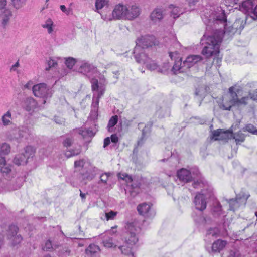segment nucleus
<instances>
[{
  "mask_svg": "<svg viewBox=\"0 0 257 257\" xmlns=\"http://www.w3.org/2000/svg\"><path fill=\"white\" fill-rule=\"evenodd\" d=\"M218 15L216 16L215 22L218 24H222L224 29L213 30L210 33H205L201 39V43L204 46L202 54L206 57H216L220 52V46L222 40L223 34L233 35L238 30L241 31L244 28L243 21L238 19L231 27L227 26V19L224 10L222 8L217 9Z\"/></svg>",
  "mask_w": 257,
  "mask_h": 257,
  "instance_id": "f257e3e1",
  "label": "nucleus"
},
{
  "mask_svg": "<svg viewBox=\"0 0 257 257\" xmlns=\"http://www.w3.org/2000/svg\"><path fill=\"white\" fill-rule=\"evenodd\" d=\"M140 231L141 228L137 225L136 222H127L125 224L122 233V237L127 245V249H125L124 246H120L119 248L122 253L134 256L131 249L138 241V235Z\"/></svg>",
  "mask_w": 257,
  "mask_h": 257,
  "instance_id": "f03ea898",
  "label": "nucleus"
},
{
  "mask_svg": "<svg viewBox=\"0 0 257 257\" xmlns=\"http://www.w3.org/2000/svg\"><path fill=\"white\" fill-rule=\"evenodd\" d=\"M239 89L236 85L230 87L228 90L230 94L229 100L225 101L221 108L223 110H230L232 106L240 107L247 105L249 97L247 95L239 98L237 94V93H239Z\"/></svg>",
  "mask_w": 257,
  "mask_h": 257,
  "instance_id": "7ed1b4c3",
  "label": "nucleus"
},
{
  "mask_svg": "<svg viewBox=\"0 0 257 257\" xmlns=\"http://www.w3.org/2000/svg\"><path fill=\"white\" fill-rule=\"evenodd\" d=\"M77 71L86 76L92 84L93 80H98L97 77L99 75L96 67L85 60L78 62L76 64Z\"/></svg>",
  "mask_w": 257,
  "mask_h": 257,
  "instance_id": "20e7f679",
  "label": "nucleus"
},
{
  "mask_svg": "<svg viewBox=\"0 0 257 257\" xmlns=\"http://www.w3.org/2000/svg\"><path fill=\"white\" fill-rule=\"evenodd\" d=\"M155 38L152 35H146L138 38L136 41V46L134 50V57L136 61H140L139 59L141 49H145L155 44Z\"/></svg>",
  "mask_w": 257,
  "mask_h": 257,
  "instance_id": "39448f33",
  "label": "nucleus"
},
{
  "mask_svg": "<svg viewBox=\"0 0 257 257\" xmlns=\"http://www.w3.org/2000/svg\"><path fill=\"white\" fill-rule=\"evenodd\" d=\"M91 87L93 92L91 108L92 110L95 111L98 109L99 99L104 93L105 88L102 85H100L98 81L96 80L92 81Z\"/></svg>",
  "mask_w": 257,
  "mask_h": 257,
  "instance_id": "423d86ee",
  "label": "nucleus"
},
{
  "mask_svg": "<svg viewBox=\"0 0 257 257\" xmlns=\"http://www.w3.org/2000/svg\"><path fill=\"white\" fill-rule=\"evenodd\" d=\"M30 134V131L26 127L21 128L10 130L6 132L7 139L9 141H16L20 142L23 138H27Z\"/></svg>",
  "mask_w": 257,
  "mask_h": 257,
  "instance_id": "0eeeda50",
  "label": "nucleus"
},
{
  "mask_svg": "<svg viewBox=\"0 0 257 257\" xmlns=\"http://www.w3.org/2000/svg\"><path fill=\"white\" fill-rule=\"evenodd\" d=\"M127 11V6L122 4L116 5L112 12V15L110 16L104 15L101 14V18L105 21H111L112 20H120L121 19H125L126 12Z\"/></svg>",
  "mask_w": 257,
  "mask_h": 257,
  "instance_id": "6e6552de",
  "label": "nucleus"
},
{
  "mask_svg": "<svg viewBox=\"0 0 257 257\" xmlns=\"http://www.w3.org/2000/svg\"><path fill=\"white\" fill-rule=\"evenodd\" d=\"M34 153L35 151L33 147L27 146L25 148L24 153H20L15 156L13 159V162L18 166L25 165L28 159L33 157Z\"/></svg>",
  "mask_w": 257,
  "mask_h": 257,
  "instance_id": "1a4fd4ad",
  "label": "nucleus"
},
{
  "mask_svg": "<svg viewBox=\"0 0 257 257\" xmlns=\"http://www.w3.org/2000/svg\"><path fill=\"white\" fill-rule=\"evenodd\" d=\"M33 92L36 97L47 98L52 96V91L44 83H39L33 86Z\"/></svg>",
  "mask_w": 257,
  "mask_h": 257,
  "instance_id": "9d476101",
  "label": "nucleus"
},
{
  "mask_svg": "<svg viewBox=\"0 0 257 257\" xmlns=\"http://www.w3.org/2000/svg\"><path fill=\"white\" fill-rule=\"evenodd\" d=\"M210 195L203 191L196 194L194 199V203L196 209L202 211L206 208V199Z\"/></svg>",
  "mask_w": 257,
  "mask_h": 257,
  "instance_id": "9b49d317",
  "label": "nucleus"
},
{
  "mask_svg": "<svg viewBox=\"0 0 257 257\" xmlns=\"http://www.w3.org/2000/svg\"><path fill=\"white\" fill-rule=\"evenodd\" d=\"M18 231V228L15 225H11L9 227L8 237L11 240L12 244L14 246L20 243L22 240L21 236L17 235Z\"/></svg>",
  "mask_w": 257,
  "mask_h": 257,
  "instance_id": "f8f14e48",
  "label": "nucleus"
},
{
  "mask_svg": "<svg viewBox=\"0 0 257 257\" xmlns=\"http://www.w3.org/2000/svg\"><path fill=\"white\" fill-rule=\"evenodd\" d=\"M248 195H244L239 194L236 195L235 199L226 200L227 203L229 205V210L235 211L240 207V204L241 202L245 203L248 199Z\"/></svg>",
  "mask_w": 257,
  "mask_h": 257,
  "instance_id": "ddd939ff",
  "label": "nucleus"
},
{
  "mask_svg": "<svg viewBox=\"0 0 257 257\" xmlns=\"http://www.w3.org/2000/svg\"><path fill=\"white\" fill-rule=\"evenodd\" d=\"M99 170L95 167L89 165L88 170L85 173H81L79 179L82 181H91L99 173Z\"/></svg>",
  "mask_w": 257,
  "mask_h": 257,
  "instance_id": "4468645a",
  "label": "nucleus"
},
{
  "mask_svg": "<svg viewBox=\"0 0 257 257\" xmlns=\"http://www.w3.org/2000/svg\"><path fill=\"white\" fill-rule=\"evenodd\" d=\"M139 213L146 218H151L155 216V212L149 204L143 203L137 206Z\"/></svg>",
  "mask_w": 257,
  "mask_h": 257,
  "instance_id": "2eb2a0df",
  "label": "nucleus"
},
{
  "mask_svg": "<svg viewBox=\"0 0 257 257\" xmlns=\"http://www.w3.org/2000/svg\"><path fill=\"white\" fill-rule=\"evenodd\" d=\"M12 17V11L8 8L2 10L0 12V26L4 29L9 25Z\"/></svg>",
  "mask_w": 257,
  "mask_h": 257,
  "instance_id": "dca6fc26",
  "label": "nucleus"
},
{
  "mask_svg": "<svg viewBox=\"0 0 257 257\" xmlns=\"http://www.w3.org/2000/svg\"><path fill=\"white\" fill-rule=\"evenodd\" d=\"M143 57L144 58H140L139 57V59L140 60V61L137 62L139 63L145 64L146 67L151 71L157 70L159 72L161 71L158 64L152 60L145 54H143Z\"/></svg>",
  "mask_w": 257,
  "mask_h": 257,
  "instance_id": "f3484780",
  "label": "nucleus"
},
{
  "mask_svg": "<svg viewBox=\"0 0 257 257\" xmlns=\"http://www.w3.org/2000/svg\"><path fill=\"white\" fill-rule=\"evenodd\" d=\"M140 14V8L136 5L127 6L125 19L132 20L137 18Z\"/></svg>",
  "mask_w": 257,
  "mask_h": 257,
  "instance_id": "a211bd4d",
  "label": "nucleus"
},
{
  "mask_svg": "<svg viewBox=\"0 0 257 257\" xmlns=\"http://www.w3.org/2000/svg\"><path fill=\"white\" fill-rule=\"evenodd\" d=\"M0 170L3 176L7 180H10L15 176V172L12 170V166L9 164H6L1 167Z\"/></svg>",
  "mask_w": 257,
  "mask_h": 257,
  "instance_id": "6ab92c4d",
  "label": "nucleus"
},
{
  "mask_svg": "<svg viewBox=\"0 0 257 257\" xmlns=\"http://www.w3.org/2000/svg\"><path fill=\"white\" fill-rule=\"evenodd\" d=\"M177 176L180 181L185 183L191 181L192 179L191 172L183 168L178 171Z\"/></svg>",
  "mask_w": 257,
  "mask_h": 257,
  "instance_id": "aec40b11",
  "label": "nucleus"
},
{
  "mask_svg": "<svg viewBox=\"0 0 257 257\" xmlns=\"http://www.w3.org/2000/svg\"><path fill=\"white\" fill-rule=\"evenodd\" d=\"M230 134V130L224 131L222 129H218L212 132V136L215 140H227L229 138Z\"/></svg>",
  "mask_w": 257,
  "mask_h": 257,
  "instance_id": "412c9836",
  "label": "nucleus"
},
{
  "mask_svg": "<svg viewBox=\"0 0 257 257\" xmlns=\"http://www.w3.org/2000/svg\"><path fill=\"white\" fill-rule=\"evenodd\" d=\"M201 59L202 58L200 55H190L188 56L183 62V65L188 69L193 66L197 62L200 61Z\"/></svg>",
  "mask_w": 257,
  "mask_h": 257,
  "instance_id": "4be33fe9",
  "label": "nucleus"
},
{
  "mask_svg": "<svg viewBox=\"0 0 257 257\" xmlns=\"http://www.w3.org/2000/svg\"><path fill=\"white\" fill-rule=\"evenodd\" d=\"M220 233V230L218 227L210 228L206 231L205 240L210 241L211 239L219 236Z\"/></svg>",
  "mask_w": 257,
  "mask_h": 257,
  "instance_id": "5701e85b",
  "label": "nucleus"
},
{
  "mask_svg": "<svg viewBox=\"0 0 257 257\" xmlns=\"http://www.w3.org/2000/svg\"><path fill=\"white\" fill-rule=\"evenodd\" d=\"M163 17L162 9L158 8L155 9L150 15V18L154 23L159 22Z\"/></svg>",
  "mask_w": 257,
  "mask_h": 257,
  "instance_id": "b1692460",
  "label": "nucleus"
},
{
  "mask_svg": "<svg viewBox=\"0 0 257 257\" xmlns=\"http://www.w3.org/2000/svg\"><path fill=\"white\" fill-rule=\"evenodd\" d=\"M226 245V241L218 239L213 243L211 251L213 252H219L224 248Z\"/></svg>",
  "mask_w": 257,
  "mask_h": 257,
  "instance_id": "393cba45",
  "label": "nucleus"
},
{
  "mask_svg": "<svg viewBox=\"0 0 257 257\" xmlns=\"http://www.w3.org/2000/svg\"><path fill=\"white\" fill-rule=\"evenodd\" d=\"M76 133H77V132H74V130H73L70 134L65 135L62 142V144L64 147L68 148L73 144L74 137Z\"/></svg>",
  "mask_w": 257,
  "mask_h": 257,
  "instance_id": "a878e982",
  "label": "nucleus"
},
{
  "mask_svg": "<svg viewBox=\"0 0 257 257\" xmlns=\"http://www.w3.org/2000/svg\"><path fill=\"white\" fill-rule=\"evenodd\" d=\"M229 138H233L235 139L236 144H239L245 140V135L242 133L241 131L237 133H233L232 131H230Z\"/></svg>",
  "mask_w": 257,
  "mask_h": 257,
  "instance_id": "bb28decb",
  "label": "nucleus"
},
{
  "mask_svg": "<svg viewBox=\"0 0 257 257\" xmlns=\"http://www.w3.org/2000/svg\"><path fill=\"white\" fill-rule=\"evenodd\" d=\"M185 68L183 63H182V59L180 58L179 60H175V63L172 68V71L175 74L183 72L185 70Z\"/></svg>",
  "mask_w": 257,
  "mask_h": 257,
  "instance_id": "cd10ccee",
  "label": "nucleus"
},
{
  "mask_svg": "<svg viewBox=\"0 0 257 257\" xmlns=\"http://www.w3.org/2000/svg\"><path fill=\"white\" fill-rule=\"evenodd\" d=\"M1 122L2 125L4 126H7L12 124L11 113L10 111H7L2 116Z\"/></svg>",
  "mask_w": 257,
  "mask_h": 257,
  "instance_id": "c85d7f7f",
  "label": "nucleus"
},
{
  "mask_svg": "<svg viewBox=\"0 0 257 257\" xmlns=\"http://www.w3.org/2000/svg\"><path fill=\"white\" fill-rule=\"evenodd\" d=\"M99 251V246L94 244H90L85 250L86 254L91 257L96 255Z\"/></svg>",
  "mask_w": 257,
  "mask_h": 257,
  "instance_id": "c756f323",
  "label": "nucleus"
},
{
  "mask_svg": "<svg viewBox=\"0 0 257 257\" xmlns=\"http://www.w3.org/2000/svg\"><path fill=\"white\" fill-rule=\"evenodd\" d=\"M211 211L214 216H219L223 214L222 206L219 202H215L213 203Z\"/></svg>",
  "mask_w": 257,
  "mask_h": 257,
  "instance_id": "7c9ffc66",
  "label": "nucleus"
},
{
  "mask_svg": "<svg viewBox=\"0 0 257 257\" xmlns=\"http://www.w3.org/2000/svg\"><path fill=\"white\" fill-rule=\"evenodd\" d=\"M169 8L171 9V16L175 19L179 17L181 14H183L185 12V10L183 9L179 8L174 5H170Z\"/></svg>",
  "mask_w": 257,
  "mask_h": 257,
  "instance_id": "2f4dec72",
  "label": "nucleus"
},
{
  "mask_svg": "<svg viewBox=\"0 0 257 257\" xmlns=\"http://www.w3.org/2000/svg\"><path fill=\"white\" fill-rule=\"evenodd\" d=\"M81 152V147L78 145L73 149H70L66 151L65 155L67 158L78 155Z\"/></svg>",
  "mask_w": 257,
  "mask_h": 257,
  "instance_id": "473e14b6",
  "label": "nucleus"
},
{
  "mask_svg": "<svg viewBox=\"0 0 257 257\" xmlns=\"http://www.w3.org/2000/svg\"><path fill=\"white\" fill-rule=\"evenodd\" d=\"M103 243L104 246L107 248H111L117 246L115 239L112 236H106L103 240Z\"/></svg>",
  "mask_w": 257,
  "mask_h": 257,
  "instance_id": "72a5a7b5",
  "label": "nucleus"
},
{
  "mask_svg": "<svg viewBox=\"0 0 257 257\" xmlns=\"http://www.w3.org/2000/svg\"><path fill=\"white\" fill-rule=\"evenodd\" d=\"M253 3L250 0H245L241 4V8L245 12H251L253 10Z\"/></svg>",
  "mask_w": 257,
  "mask_h": 257,
  "instance_id": "f704fd0d",
  "label": "nucleus"
},
{
  "mask_svg": "<svg viewBox=\"0 0 257 257\" xmlns=\"http://www.w3.org/2000/svg\"><path fill=\"white\" fill-rule=\"evenodd\" d=\"M74 132H77V133L81 135L84 138L87 136L93 137L94 136V133L93 131L89 129H75Z\"/></svg>",
  "mask_w": 257,
  "mask_h": 257,
  "instance_id": "c9c22d12",
  "label": "nucleus"
},
{
  "mask_svg": "<svg viewBox=\"0 0 257 257\" xmlns=\"http://www.w3.org/2000/svg\"><path fill=\"white\" fill-rule=\"evenodd\" d=\"M26 103V109L28 111L33 110L36 107L37 105L36 101L32 98H28Z\"/></svg>",
  "mask_w": 257,
  "mask_h": 257,
  "instance_id": "e433bc0d",
  "label": "nucleus"
},
{
  "mask_svg": "<svg viewBox=\"0 0 257 257\" xmlns=\"http://www.w3.org/2000/svg\"><path fill=\"white\" fill-rule=\"evenodd\" d=\"M11 147L9 144L3 143L0 144V155H7L10 152Z\"/></svg>",
  "mask_w": 257,
  "mask_h": 257,
  "instance_id": "4c0bfd02",
  "label": "nucleus"
},
{
  "mask_svg": "<svg viewBox=\"0 0 257 257\" xmlns=\"http://www.w3.org/2000/svg\"><path fill=\"white\" fill-rule=\"evenodd\" d=\"M53 22L51 19H47L42 26L44 28L47 29L48 33L51 34L53 31Z\"/></svg>",
  "mask_w": 257,
  "mask_h": 257,
  "instance_id": "58836bf2",
  "label": "nucleus"
},
{
  "mask_svg": "<svg viewBox=\"0 0 257 257\" xmlns=\"http://www.w3.org/2000/svg\"><path fill=\"white\" fill-rule=\"evenodd\" d=\"M58 247V244L52 243V242L50 240H48L46 242L45 246L43 247V249L46 251H51L53 249H56Z\"/></svg>",
  "mask_w": 257,
  "mask_h": 257,
  "instance_id": "ea45409f",
  "label": "nucleus"
},
{
  "mask_svg": "<svg viewBox=\"0 0 257 257\" xmlns=\"http://www.w3.org/2000/svg\"><path fill=\"white\" fill-rule=\"evenodd\" d=\"M65 64L67 67L69 69H72L74 65L77 63L76 59L73 57H70L68 58H65Z\"/></svg>",
  "mask_w": 257,
  "mask_h": 257,
  "instance_id": "a19ab883",
  "label": "nucleus"
},
{
  "mask_svg": "<svg viewBox=\"0 0 257 257\" xmlns=\"http://www.w3.org/2000/svg\"><path fill=\"white\" fill-rule=\"evenodd\" d=\"M11 4L17 10L23 7L26 3V0H11Z\"/></svg>",
  "mask_w": 257,
  "mask_h": 257,
  "instance_id": "79ce46f5",
  "label": "nucleus"
},
{
  "mask_svg": "<svg viewBox=\"0 0 257 257\" xmlns=\"http://www.w3.org/2000/svg\"><path fill=\"white\" fill-rule=\"evenodd\" d=\"M87 165H91L85 159H81L79 160L75 161L74 162V166L75 168L86 167Z\"/></svg>",
  "mask_w": 257,
  "mask_h": 257,
  "instance_id": "37998d69",
  "label": "nucleus"
},
{
  "mask_svg": "<svg viewBox=\"0 0 257 257\" xmlns=\"http://www.w3.org/2000/svg\"><path fill=\"white\" fill-rule=\"evenodd\" d=\"M242 131L245 132L247 131L252 134H257V129L252 124H248L245 125V126L242 129Z\"/></svg>",
  "mask_w": 257,
  "mask_h": 257,
  "instance_id": "c03bdc74",
  "label": "nucleus"
},
{
  "mask_svg": "<svg viewBox=\"0 0 257 257\" xmlns=\"http://www.w3.org/2000/svg\"><path fill=\"white\" fill-rule=\"evenodd\" d=\"M108 0H96L95 7L97 10L101 9L108 4Z\"/></svg>",
  "mask_w": 257,
  "mask_h": 257,
  "instance_id": "a18cd8bd",
  "label": "nucleus"
},
{
  "mask_svg": "<svg viewBox=\"0 0 257 257\" xmlns=\"http://www.w3.org/2000/svg\"><path fill=\"white\" fill-rule=\"evenodd\" d=\"M118 121V116L117 115L113 116L109 120L107 127L110 130V128L113 127Z\"/></svg>",
  "mask_w": 257,
  "mask_h": 257,
  "instance_id": "49530a36",
  "label": "nucleus"
},
{
  "mask_svg": "<svg viewBox=\"0 0 257 257\" xmlns=\"http://www.w3.org/2000/svg\"><path fill=\"white\" fill-rule=\"evenodd\" d=\"M109 174H110L109 173H105L102 174L100 176V181L99 182V183H102L103 184H104L105 185L106 184L107 181L109 176Z\"/></svg>",
  "mask_w": 257,
  "mask_h": 257,
  "instance_id": "de8ad7c7",
  "label": "nucleus"
},
{
  "mask_svg": "<svg viewBox=\"0 0 257 257\" xmlns=\"http://www.w3.org/2000/svg\"><path fill=\"white\" fill-rule=\"evenodd\" d=\"M23 182V178H19L17 179V184L15 186H14L12 187H10L8 188V190L9 191L11 190H15L20 188V187L22 186Z\"/></svg>",
  "mask_w": 257,
  "mask_h": 257,
  "instance_id": "09e8293b",
  "label": "nucleus"
},
{
  "mask_svg": "<svg viewBox=\"0 0 257 257\" xmlns=\"http://www.w3.org/2000/svg\"><path fill=\"white\" fill-rule=\"evenodd\" d=\"M193 217L194 220L198 223H205L206 222L205 218L202 216L201 214L199 216L193 215Z\"/></svg>",
  "mask_w": 257,
  "mask_h": 257,
  "instance_id": "8fccbe9b",
  "label": "nucleus"
},
{
  "mask_svg": "<svg viewBox=\"0 0 257 257\" xmlns=\"http://www.w3.org/2000/svg\"><path fill=\"white\" fill-rule=\"evenodd\" d=\"M117 214V212L110 211L109 212L105 213V217L107 220H113L114 219Z\"/></svg>",
  "mask_w": 257,
  "mask_h": 257,
  "instance_id": "3c124183",
  "label": "nucleus"
},
{
  "mask_svg": "<svg viewBox=\"0 0 257 257\" xmlns=\"http://www.w3.org/2000/svg\"><path fill=\"white\" fill-rule=\"evenodd\" d=\"M120 178L123 180H125V181L127 183V185L132 183L133 181L132 177L126 174H123L122 175H120Z\"/></svg>",
  "mask_w": 257,
  "mask_h": 257,
  "instance_id": "603ef678",
  "label": "nucleus"
},
{
  "mask_svg": "<svg viewBox=\"0 0 257 257\" xmlns=\"http://www.w3.org/2000/svg\"><path fill=\"white\" fill-rule=\"evenodd\" d=\"M47 63L48 67L46 68V70H49L50 68L54 67L57 64L56 61L55 60L52 59L49 60L47 62Z\"/></svg>",
  "mask_w": 257,
  "mask_h": 257,
  "instance_id": "864d4df0",
  "label": "nucleus"
},
{
  "mask_svg": "<svg viewBox=\"0 0 257 257\" xmlns=\"http://www.w3.org/2000/svg\"><path fill=\"white\" fill-rule=\"evenodd\" d=\"M248 96L249 97V100L251 99L253 101L257 100V90L250 91Z\"/></svg>",
  "mask_w": 257,
  "mask_h": 257,
  "instance_id": "5fc2aeb1",
  "label": "nucleus"
},
{
  "mask_svg": "<svg viewBox=\"0 0 257 257\" xmlns=\"http://www.w3.org/2000/svg\"><path fill=\"white\" fill-rule=\"evenodd\" d=\"M189 7V10H192L194 9L195 6L199 0H186Z\"/></svg>",
  "mask_w": 257,
  "mask_h": 257,
  "instance_id": "6e6d98bb",
  "label": "nucleus"
},
{
  "mask_svg": "<svg viewBox=\"0 0 257 257\" xmlns=\"http://www.w3.org/2000/svg\"><path fill=\"white\" fill-rule=\"evenodd\" d=\"M240 253L239 251L235 249L230 250L228 257H239Z\"/></svg>",
  "mask_w": 257,
  "mask_h": 257,
  "instance_id": "4d7b16f0",
  "label": "nucleus"
},
{
  "mask_svg": "<svg viewBox=\"0 0 257 257\" xmlns=\"http://www.w3.org/2000/svg\"><path fill=\"white\" fill-rule=\"evenodd\" d=\"M60 8L63 12L67 15H68L71 11V9H67L65 5H60Z\"/></svg>",
  "mask_w": 257,
  "mask_h": 257,
  "instance_id": "13d9d810",
  "label": "nucleus"
},
{
  "mask_svg": "<svg viewBox=\"0 0 257 257\" xmlns=\"http://www.w3.org/2000/svg\"><path fill=\"white\" fill-rule=\"evenodd\" d=\"M110 139L111 142L115 144L118 142V138L116 134H112L111 136Z\"/></svg>",
  "mask_w": 257,
  "mask_h": 257,
  "instance_id": "bf43d9fd",
  "label": "nucleus"
},
{
  "mask_svg": "<svg viewBox=\"0 0 257 257\" xmlns=\"http://www.w3.org/2000/svg\"><path fill=\"white\" fill-rule=\"evenodd\" d=\"M54 121L56 122V123L59 124H62L64 122V119L58 116H55Z\"/></svg>",
  "mask_w": 257,
  "mask_h": 257,
  "instance_id": "052dcab7",
  "label": "nucleus"
},
{
  "mask_svg": "<svg viewBox=\"0 0 257 257\" xmlns=\"http://www.w3.org/2000/svg\"><path fill=\"white\" fill-rule=\"evenodd\" d=\"M144 133H144V130H143V131H142V137L138 141V143H137L138 146H141L144 143Z\"/></svg>",
  "mask_w": 257,
  "mask_h": 257,
  "instance_id": "680f3d73",
  "label": "nucleus"
},
{
  "mask_svg": "<svg viewBox=\"0 0 257 257\" xmlns=\"http://www.w3.org/2000/svg\"><path fill=\"white\" fill-rule=\"evenodd\" d=\"M193 186L195 188L201 187L202 186V183L200 181H197L193 183Z\"/></svg>",
  "mask_w": 257,
  "mask_h": 257,
  "instance_id": "e2e57ef3",
  "label": "nucleus"
},
{
  "mask_svg": "<svg viewBox=\"0 0 257 257\" xmlns=\"http://www.w3.org/2000/svg\"><path fill=\"white\" fill-rule=\"evenodd\" d=\"M33 83L32 81H29L27 84H26L25 85H24V88H26V89H30L31 88H33Z\"/></svg>",
  "mask_w": 257,
  "mask_h": 257,
  "instance_id": "0e129e2a",
  "label": "nucleus"
},
{
  "mask_svg": "<svg viewBox=\"0 0 257 257\" xmlns=\"http://www.w3.org/2000/svg\"><path fill=\"white\" fill-rule=\"evenodd\" d=\"M110 143V139L109 137L106 138L104 140V145L103 147L105 148Z\"/></svg>",
  "mask_w": 257,
  "mask_h": 257,
  "instance_id": "69168bd1",
  "label": "nucleus"
},
{
  "mask_svg": "<svg viewBox=\"0 0 257 257\" xmlns=\"http://www.w3.org/2000/svg\"><path fill=\"white\" fill-rule=\"evenodd\" d=\"M1 156L0 155V168L6 164L5 158Z\"/></svg>",
  "mask_w": 257,
  "mask_h": 257,
  "instance_id": "338daca9",
  "label": "nucleus"
},
{
  "mask_svg": "<svg viewBox=\"0 0 257 257\" xmlns=\"http://www.w3.org/2000/svg\"><path fill=\"white\" fill-rule=\"evenodd\" d=\"M7 4V0H0V9H3Z\"/></svg>",
  "mask_w": 257,
  "mask_h": 257,
  "instance_id": "774afa93",
  "label": "nucleus"
}]
</instances>
